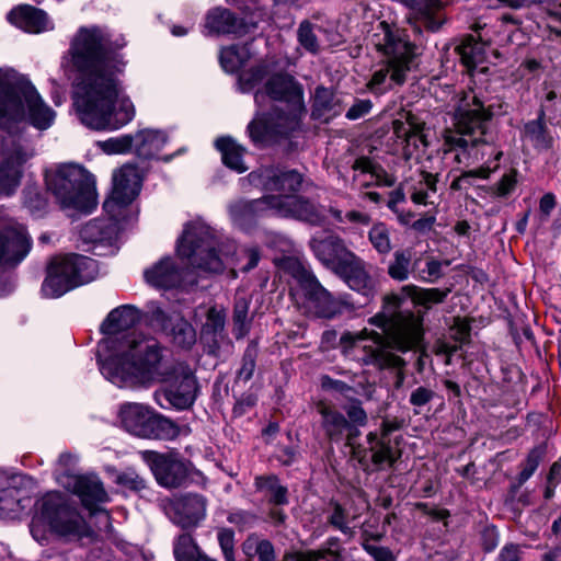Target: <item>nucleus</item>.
Listing matches in <instances>:
<instances>
[{
  "mask_svg": "<svg viewBox=\"0 0 561 561\" xmlns=\"http://www.w3.org/2000/svg\"><path fill=\"white\" fill-rule=\"evenodd\" d=\"M242 92H254L259 107L248 125L249 136L263 146L301 130L307 114L302 85L286 73H272L267 65L257 66L239 76Z\"/></svg>",
  "mask_w": 561,
  "mask_h": 561,
  "instance_id": "1",
  "label": "nucleus"
},
{
  "mask_svg": "<svg viewBox=\"0 0 561 561\" xmlns=\"http://www.w3.org/2000/svg\"><path fill=\"white\" fill-rule=\"evenodd\" d=\"M251 185L267 194L252 201H237L229 205L232 224L241 230H248L260 218L278 216L320 225L324 218L322 210L312 202L295 193L300 188L302 176L295 170L264 167L248 175Z\"/></svg>",
  "mask_w": 561,
  "mask_h": 561,
  "instance_id": "2",
  "label": "nucleus"
},
{
  "mask_svg": "<svg viewBox=\"0 0 561 561\" xmlns=\"http://www.w3.org/2000/svg\"><path fill=\"white\" fill-rule=\"evenodd\" d=\"M73 77V102L81 123L105 128V34L96 26L80 27L68 50Z\"/></svg>",
  "mask_w": 561,
  "mask_h": 561,
  "instance_id": "3",
  "label": "nucleus"
},
{
  "mask_svg": "<svg viewBox=\"0 0 561 561\" xmlns=\"http://www.w3.org/2000/svg\"><path fill=\"white\" fill-rule=\"evenodd\" d=\"M489 118L490 114L473 92L465 93L458 100L454 114L455 129H446L444 133V151L455 152L454 158L460 164L471 165L484 161L485 165L463 173L453 182V188L458 187L465 176L486 179L497 169L502 151L488 138Z\"/></svg>",
  "mask_w": 561,
  "mask_h": 561,
  "instance_id": "4",
  "label": "nucleus"
},
{
  "mask_svg": "<svg viewBox=\"0 0 561 561\" xmlns=\"http://www.w3.org/2000/svg\"><path fill=\"white\" fill-rule=\"evenodd\" d=\"M119 359L122 373L138 382H168L164 399L175 409L191 408L198 396L194 370L173 353H123Z\"/></svg>",
  "mask_w": 561,
  "mask_h": 561,
  "instance_id": "5",
  "label": "nucleus"
},
{
  "mask_svg": "<svg viewBox=\"0 0 561 561\" xmlns=\"http://www.w3.org/2000/svg\"><path fill=\"white\" fill-rule=\"evenodd\" d=\"M448 290L439 288H421L415 285H405L400 291L387 295L383 299V312L376 314L370 322L376 324L383 333L388 334L393 328V341L399 351H424L423 350V320L419 314L412 312L401 313L405 299H411L415 306L430 308L432 305L442 302Z\"/></svg>",
  "mask_w": 561,
  "mask_h": 561,
  "instance_id": "6",
  "label": "nucleus"
},
{
  "mask_svg": "<svg viewBox=\"0 0 561 561\" xmlns=\"http://www.w3.org/2000/svg\"><path fill=\"white\" fill-rule=\"evenodd\" d=\"M369 43L385 56L367 82V89L374 94H383L394 85L405 82L415 57L414 46L405 33L386 21H378L368 35Z\"/></svg>",
  "mask_w": 561,
  "mask_h": 561,
  "instance_id": "7",
  "label": "nucleus"
},
{
  "mask_svg": "<svg viewBox=\"0 0 561 561\" xmlns=\"http://www.w3.org/2000/svg\"><path fill=\"white\" fill-rule=\"evenodd\" d=\"M236 250L232 241L220 240L214 230L201 220L185 226L176 245L180 257L208 273H220L226 267L238 266L240 259L236 256Z\"/></svg>",
  "mask_w": 561,
  "mask_h": 561,
  "instance_id": "8",
  "label": "nucleus"
},
{
  "mask_svg": "<svg viewBox=\"0 0 561 561\" xmlns=\"http://www.w3.org/2000/svg\"><path fill=\"white\" fill-rule=\"evenodd\" d=\"M56 113L41 98L35 87L24 77L14 80L0 78V126L30 122L37 129L49 128Z\"/></svg>",
  "mask_w": 561,
  "mask_h": 561,
  "instance_id": "9",
  "label": "nucleus"
},
{
  "mask_svg": "<svg viewBox=\"0 0 561 561\" xmlns=\"http://www.w3.org/2000/svg\"><path fill=\"white\" fill-rule=\"evenodd\" d=\"M287 266L293 277L290 295L305 316L329 320L343 312L344 301L325 289L301 263L289 260Z\"/></svg>",
  "mask_w": 561,
  "mask_h": 561,
  "instance_id": "10",
  "label": "nucleus"
},
{
  "mask_svg": "<svg viewBox=\"0 0 561 561\" xmlns=\"http://www.w3.org/2000/svg\"><path fill=\"white\" fill-rule=\"evenodd\" d=\"M47 183L64 209L91 213L96 207L95 180L78 164L62 165Z\"/></svg>",
  "mask_w": 561,
  "mask_h": 561,
  "instance_id": "11",
  "label": "nucleus"
},
{
  "mask_svg": "<svg viewBox=\"0 0 561 561\" xmlns=\"http://www.w3.org/2000/svg\"><path fill=\"white\" fill-rule=\"evenodd\" d=\"M126 45L121 35L107 38V130H117L130 123L136 114L134 103L113 73H121L125 62L118 53Z\"/></svg>",
  "mask_w": 561,
  "mask_h": 561,
  "instance_id": "12",
  "label": "nucleus"
},
{
  "mask_svg": "<svg viewBox=\"0 0 561 561\" xmlns=\"http://www.w3.org/2000/svg\"><path fill=\"white\" fill-rule=\"evenodd\" d=\"M117 415L121 425L138 437L174 439L180 434L176 424L141 403H124L119 407Z\"/></svg>",
  "mask_w": 561,
  "mask_h": 561,
  "instance_id": "13",
  "label": "nucleus"
},
{
  "mask_svg": "<svg viewBox=\"0 0 561 561\" xmlns=\"http://www.w3.org/2000/svg\"><path fill=\"white\" fill-rule=\"evenodd\" d=\"M240 8L245 13L247 21L244 23L239 22L228 9L215 8L209 10L205 18L204 35H242L248 32L250 26L254 27L265 16V12L261 8H252L249 4Z\"/></svg>",
  "mask_w": 561,
  "mask_h": 561,
  "instance_id": "14",
  "label": "nucleus"
},
{
  "mask_svg": "<svg viewBox=\"0 0 561 561\" xmlns=\"http://www.w3.org/2000/svg\"><path fill=\"white\" fill-rule=\"evenodd\" d=\"M393 134L402 146V153L405 160L414 159L422 162V156L428 147L424 134L425 123L411 112H407L403 118L394 119L392 123Z\"/></svg>",
  "mask_w": 561,
  "mask_h": 561,
  "instance_id": "15",
  "label": "nucleus"
},
{
  "mask_svg": "<svg viewBox=\"0 0 561 561\" xmlns=\"http://www.w3.org/2000/svg\"><path fill=\"white\" fill-rule=\"evenodd\" d=\"M164 512L173 524L193 529L206 518L207 499L197 493L175 495L164 504Z\"/></svg>",
  "mask_w": 561,
  "mask_h": 561,
  "instance_id": "16",
  "label": "nucleus"
},
{
  "mask_svg": "<svg viewBox=\"0 0 561 561\" xmlns=\"http://www.w3.org/2000/svg\"><path fill=\"white\" fill-rule=\"evenodd\" d=\"M41 519L60 535L79 534L83 526L81 516L65 504L59 493H49L43 497Z\"/></svg>",
  "mask_w": 561,
  "mask_h": 561,
  "instance_id": "17",
  "label": "nucleus"
},
{
  "mask_svg": "<svg viewBox=\"0 0 561 561\" xmlns=\"http://www.w3.org/2000/svg\"><path fill=\"white\" fill-rule=\"evenodd\" d=\"M385 335L382 331L368 332L364 329L358 332L343 331L339 333L335 330H325L322 333L321 346L323 350L341 348L348 351L352 348H362L363 351H381L385 346Z\"/></svg>",
  "mask_w": 561,
  "mask_h": 561,
  "instance_id": "18",
  "label": "nucleus"
},
{
  "mask_svg": "<svg viewBox=\"0 0 561 561\" xmlns=\"http://www.w3.org/2000/svg\"><path fill=\"white\" fill-rule=\"evenodd\" d=\"M141 456L161 486L178 488L186 480L187 468L183 461L152 450L141 451Z\"/></svg>",
  "mask_w": 561,
  "mask_h": 561,
  "instance_id": "19",
  "label": "nucleus"
},
{
  "mask_svg": "<svg viewBox=\"0 0 561 561\" xmlns=\"http://www.w3.org/2000/svg\"><path fill=\"white\" fill-rule=\"evenodd\" d=\"M65 486L79 497L82 506L91 515L102 511L105 495L103 483L96 476H68Z\"/></svg>",
  "mask_w": 561,
  "mask_h": 561,
  "instance_id": "20",
  "label": "nucleus"
},
{
  "mask_svg": "<svg viewBox=\"0 0 561 561\" xmlns=\"http://www.w3.org/2000/svg\"><path fill=\"white\" fill-rule=\"evenodd\" d=\"M151 322L159 325L171 336L175 346L191 348L196 341V332L192 324L178 313L168 316L161 308L151 311Z\"/></svg>",
  "mask_w": 561,
  "mask_h": 561,
  "instance_id": "21",
  "label": "nucleus"
},
{
  "mask_svg": "<svg viewBox=\"0 0 561 561\" xmlns=\"http://www.w3.org/2000/svg\"><path fill=\"white\" fill-rule=\"evenodd\" d=\"M310 247L319 261L334 272L344 261L353 257V252L346 249L339 237L333 234L314 236L310 240Z\"/></svg>",
  "mask_w": 561,
  "mask_h": 561,
  "instance_id": "22",
  "label": "nucleus"
},
{
  "mask_svg": "<svg viewBox=\"0 0 561 561\" xmlns=\"http://www.w3.org/2000/svg\"><path fill=\"white\" fill-rule=\"evenodd\" d=\"M31 249V240L21 225H12L0 232V264L21 262Z\"/></svg>",
  "mask_w": 561,
  "mask_h": 561,
  "instance_id": "23",
  "label": "nucleus"
},
{
  "mask_svg": "<svg viewBox=\"0 0 561 561\" xmlns=\"http://www.w3.org/2000/svg\"><path fill=\"white\" fill-rule=\"evenodd\" d=\"M142 175L133 164H125L113 174L112 199L122 205L130 204L140 193Z\"/></svg>",
  "mask_w": 561,
  "mask_h": 561,
  "instance_id": "24",
  "label": "nucleus"
},
{
  "mask_svg": "<svg viewBox=\"0 0 561 561\" xmlns=\"http://www.w3.org/2000/svg\"><path fill=\"white\" fill-rule=\"evenodd\" d=\"M76 287L72 271L68 268L67 256L55 257L43 283L42 291L46 297L57 298Z\"/></svg>",
  "mask_w": 561,
  "mask_h": 561,
  "instance_id": "25",
  "label": "nucleus"
},
{
  "mask_svg": "<svg viewBox=\"0 0 561 561\" xmlns=\"http://www.w3.org/2000/svg\"><path fill=\"white\" fill-rule=\"evenodd\" d=\"M340 275L348 287L369 298L376 294L374 279L365 270L364 262L353 253V257L347 259L335 272Z\"/></svg>",
  "mask_w": 561,
  "mask_h": 561,
  "instance_id": "26",
  "label": "nucleus"
},
{
  "mask_svg": "<svg viewBox=\"0 0 561 561\" xmlns=\"http://www.w3.org/2000/svg\"><path fill=\"white\" fill-rule=\"evenodd\" d=\"M144 277L152 287L171 289L181 285L183 280V270L178 266L174 259L165 256L146 268Z\"/></svg>",
  "mask_w": 561,
  "mask_h": 561,
  "instance_id": "27",
  "label": "nucleus"
},
{
  "mask_svg": "<svg viewBox=\"0 0 561 561\" xmlns=\"http://www.w3.org/2000/svg\"><path fill=\"white\" fill-rule=\"evenodd\" d=\"M8 20L28 33H41L53 28L47 14L31 5H21L11 10Z\"/></svg>",
  "mask_w": 561,
  "mask_h": 561,
  "instance_id": "28",
  "label": "nucleus"
},
{
  "mask_svg": "<svg viewBox=\"0 0 561 561\" xmlns=\"http://www.w3.org/2000/svg\"><path fill=\"white\" fill-rule=\"evenodd\" d=\"M317 410L322 417L321 426L325 436L331 442H341L348 427V420L341 412L324 402H319Z\"/></svg>",
  "mask_w": 561,
  "mask_h": 561,
  "instance_id": "29",
  "label": "nucleus"
},
{
  "mask_svg": "<svg viewBox=\"0 0 561 561\" xmlns=\"http://www.w3.org/2000/svg\"><path fill=\"white\" fill-rule=\"evenodd\" d=\"M354 181L362 186L383 185L391 186L392 179L371 160L359 158L354 164Z\"/></svg>",
  "mask_w": 561,
  "mask_h": 561,
  "instance_id": "30",
  "label": "nucleus"
},
{
  "mask_svg": "<svg viewBox=\"0 0 561 561\" xmlns=\"http://www.w3.org/2000/svg\"><path fill=\"white\" fill-rule=\"evenodd\" d=\"M135 153L145 159L154 157L167 144L164 131L158 129H141L135 135Z\"/></svg>",
  "mask_w": 561,
  "mask_h": 561,
  "instance_id": "31",
  "label": "nucleus"
},
{
  "mask_svg": "<svg viewBox=\"0 0 561 561\" xmlns=\"http://www.w3.org/2000/svg\"><path fill=\"white\" fill-rule=\"evenodd\" d=\"M14 479L0 471V518L13 517L22 510Z\"/></svg>",
  "mask_w": 561,
  "mask_h": 561,
  "instance_id": "32",
  "label": "nucleus"
},
{
  "mask_svg": "<svg viewBox=\"0 0 561 561\" xmlns=\"http://www.w3.org/2000/svg\"><path fill=\"white\" fill-rule=\"evenodd\" d=\"M457 50L468 71H473L484 64L488 57L485 43L478 41L473 35L466 37Z\"/></svg>",
  "mask_w": 561,
  "mask_h": 561,
  "instance_id": "33",
  "label": "nucleus"
},
{
  "mask_svg": "<svg viewBox=\"0 0 561 561\" xmlns=\"http://www.w3.org/2000/svg\"><path fill=\"white\" fill-rule=\"evenodd\" d=\"M25 157L18 153L0 165V196L11 195L20 184Z\"/></svg>",
  "mask_w": 561,
  "mask_h": 561,
  "instance_id": "34",
  "label": "nucleus"
},
{
  "mask_svg": "<svg viewBox=\"0 0 561 561\" xmlns=\"http://www.w3.org/2000/svg\"><path fill=\"white\" fill-rule=\"evenodd\" d=\"M215 146L221 153V159L226 167L238 173H243L248 170L243 161L244 148L239 146L231 137H219L215 141Z\"/></svg>",
  "mask_w": 561,
  "mask_h": 561,
  "instance_id": "35",
  "label": "nucleus"
},
{
  "mask_svg": "<svg viewBox=\"0 0 561 561\" xmlns=\"http://www.w3.org/2000/svg\"><path fill=\"white\" fill-rule=\"evenodd\" d=\"M195 317L205 320L202 322L203 335H220L226 325V310L220 306L198 307Z\"/></svg>",
  "mask_w": 561,
  "mask_h": 561,
  "instance_id": "36",
  "label": "nucleus"
},
{
  "mask_svg": "<svg viewBox=\"0 0 561 561\" xmlns=\"http://www.w3.org/2000/svg\"><path fill=\"white\" fill-rule=\"evenodd\" d=\"M68 268L72 271L76 287L90 283L99 274V264L95 260L83 255H67Z\"/></svg>",
  "mask_w": 561,
  "mask_h": 561,
  "instance_id": "37",
  "label": "nucleus"
},
{
  "mask_svg": "<svg viewBox=\"0 0 561 561\" xmlns=\"http://www.w3.org/2000/svg\"><path fill=\"white\" fill-rule=\"evenodd\" d=\"M436 176L432 172L421 171L417 185H407L411 192V199L416 205H433V197L436 194Z\"/></svg>",
  "mask_w": 561,
  "mask_h": 561,
  "instance_id": "38",
  "label": "nucleus"
},
{
  "mask_svg": "<svg viewBox=\"0 0 561 561\" xmlns=\"http://www.w3.org/2000/svg\"><path fill=\"white\" fill-rule=\"evenodd\" d=\"M83 250L95 252L103 249L105 243V221L103 219H92L87 222L80 231Z\"/></svg>",
  "mask_w": 561,
  "mask_h": 561,
  "instance_id": "39",
  "label": "nucleus"
},
{
  "mask_svg": "<svg viewBox=\"0 0 561 561\" xmlns=\"http://www.w3.org/2000/svg\"><path fill=\"white\" fill-rule=\"evenodd\" d=\"M138 310L133 306H122L107 314V335L131 328L138 320Z\"/></svg>",
  "mask_w": 561,
  "mask_h": 561,
  "instance_id": "40",
  "label": "nucleus"
},
{
  "mask_svg": "<svg viewBox=\"0 0 561 561\" xmlns=\"http://www.w3.org/2000/svg\"><path fill=\"white\" fill-rule=\"evenodd\" d=\"M242 551L245 556L256 557L257 561H276L274 545L256 534H251L242 543Z\"/></svg>",
  "mask_w": 561,
  "mask_h": 561,
  "instance_id": "41",
  "label": "nucleus"
},
{
  "mask_svg": "<svg viewBox=\"0 0 561 561\" xmlns=\"http://www.w3.org/2000/svg\"><path fill=\"white\" fill-rule=\"evenodd\" d=\"M251 58L250 48L247 45H232L220 50L219 60L226 72H236Z\"/></svg>",
  "mask_w": 561,
  "mask_h": 561,
  "instance_id": "42",
  "label": "nucleus"
},
{
  "mask_svg": "<svg viewBox=\"0 0 561 561\" xmlns=\"http://www.w3.org/2000/svg\"><path fill=\"white\" fill-rule=\"evenodd\" d=\"M369 451L371 453V461L376 466L387 463L393 466L398 457L394 455L392 447L383 439H379L377 433L370 432L367 435Z\"/></svg>",
  "mask_w": 561,
  "mask_h": 561,
  "instance_id": "43",
  "label": "nucleus"
},
{
  "mask_svg": "<svg viewBox=\"0 0 561 561\" xmlns=\"http://www.w3.org/2000/svg\"><path fill=\"white\" fill-rule=\"evenodd\" d=\"M257 490L265 492L270 502L276 505L287 504V488L279 483L276 476H262L255 478Z\"/></svg>",
  "mask_w": 561,
  "mask_h": 561,
  "instance_id": "44",
  "label": "nucleus"
},
{
  "mask_svg": "<svg viewBox=\"0 0 561 561\" xmlns=\"http://www.w3.org/2000/svg\"><path fill=\"white\" fill-rule=\"evenodd\" d=\"M339 113L340 108H337L333 92L323 87L317 88L314 93L312 114L317 117H324L328 119L331 116L337 115Z\"/></svg>",
  "mask_w": 561,
  "mask_h": 561,
  "instance_id": "45",
  "label": "nucleus"
},
{
  "mask_svg": "<svg viewBox=\"0 0 561 561\" xmlns=\"http://www.w3.org/2000/svg\"><path fill=\"white\" fill-rule=\"evenodd\" d=\"M411 260L410 250L396 251L392 261L388 265L389 276L398 282L407 280L411 272Z\"/></svg>",
  "mask_w": 561,
  "mask_h": 561,
  "instance_id": "46",
  "label": "nucleus"
},
{
  "mask_svg": "<svg viewBox=\"0 0 561 561\" xmlns=\"http://www.w3.org/2000/svg\"><path fill=\"white\" fill-rule=\"evenodd\" d=\"M173 553L176 561H195L202 551L190 534H182L174 541Z\"/></svg>",
  "mask_w": 561,
  "mask_h": 561,
  "instance_id": "47",
  "label": "nucleus"
},
{
  "mask_svg": "<svg viewBox=\"0 0 561 561\" xmlns=\"http://www.w3.org/2000/svg\"><path fill=\"white\" fill-rule=\"evenodd\" d=\"M525 137L537 148H547L550 145L542 118L531 121L525 125Z\"/></svg>",
  "mask_w": 561,
  "mask_h": 561,
  "instance_id": "48",
  "label": "nucleus"
},
{
  "mask_svg": "<svg viewBox=\"0 0 561 561\" xmlns=\"http://www.w3.org/2000/svg\"><path fill=\"white\" fill-rule=\"evenodd\" d=\"M327 556H331L333 561H339L341 554L331 549L307 550L287 552L283 557V561H320Z\"/></svg>",
  "mask_w": 561,
  "mask_h": 561,
  "instance_id": "49",
  "label": "nucleus"
},
{
  "mask_svg": "<svg viewBox=\"0 0 561 561\" xmlns=\"http://www.w3.org/2000/svg\"><path fill=\"white\" fill-rule=\"evenodd\" d=\"M107 473H111V476L113 477V481L125 490L140 491L146 488L145 480L141 477H139L134 470L118 472L115 470L107 469Z\"/></svg>",
  "mask_w": 561,
  "mask_h": 561,
  "instance_id": "50",
  "label": "nucleus"
},
{
  "mask_svg": "<svg viewBox=\"0 0 561 561\" xmlns=\"http://www.w3.org/2000/svg\"><path fill=\"white\" fill-rule=\"evenodd\" d=\"M369 241L373 247L381 254L389 253L391 250V241L389 229L382 222L375 224L369 231Z\"/></svg>",
  "mask_w": 561,
  "mask_h": 561,
  "instance_id": "51",
  "label": "nucleus"
},
{
  "mask_svg": "<svg viewBox=\"0 0 561 561\" xmlns=\"http://www.w3.org/2000/svg\"><path fill=\"white\" fill-rule=\"evenodd\" d=\"M248 312L249 301L244 298L237 299L233 309V323L238 337L243 336L249 330Z\"/></svg>",
  "mask_w": 561,
  "mask_h": 561,
  "instance_id": "52",
  "label": "nucleus"
},
{
  "mask_svg": "<svg viewBox=\"0 0 561 561\" xmlns=\"http://www.w3.org/2000/svg\"><path fill=\"white\" fill-rule=\"evenodd\" d=\"M135 151V136L121 135L107 138V154H125Z\"/></svg>",
  "mask_w": 561,
  "mask_h": 561,
  "instance_id": "53",
  "label": "nucleus"
},
{
  "mask_svg": "<svg viewBox=\"0 0 561 561\" xmlns=\"http://www.w3.org/2000/svg\"><path fill=\"white\" fill-rule=\"evenodd\" d=\"M298 42L299 44L312 54H316L319 49L317 37L312 31V25L308 21H302L298 28Z\"/></svg>",
  "mask_w": 561,
  "mask_h": 561,
  "instance_id": "54",
  "label": "nucleus"
},
{
  "mask_svg": "<svg viewBox=\"0 0 561 561\" xmlns=\"http://www.w3.org/2000/svg\"><path fill=\"white\" fill-rule=\"evenodd\" d=\"M218 542L225 561H237L234 557V533L229 528H221L217 534Z\"/></svg>",
  "mask_w": 561,
  "mask_h": 561,
  "instance_id": "55",
  "label": "nucleus"
},
{
  "mask_svg": "<svg viewBox=\"0 0 561 561\" xmlns=\"http://www.w3.org/2000/svg\"><path fill=\"white\" fill-rule=\"evenodd\" d=\"M448 266L449 262L431 259L426 262L425 267L420 272V279L425 283H435L443 276V266Z\"/></svg>",
  "mask_w": 561,
  "mask_h": 561,
  "instance_id": "56",
  "label": "nucleus"
},
{
  "mask_svg": "<svg viewBox=\"0 0 561 561\" xmlns=\"http://www.w3.org/2000/svg\"><path fill=\"white\" fill-rule=\"evenodd\" d=\"M129 351H159L158 342L151 337L146 336L141 332L134 331L128 339Z\"/></svg>",
  "mask_w": 561,
  "mask_h": 561,
  "instance_id": "57",
  "label": "nucleus"
},
{
  "mask_svg": "<svg viewBox=\"0 0 561 561\" xmlns=\"http://www.w3.org/2000/svg\"><path fill=\"white\" fill-rule=\"evenodd\" d=\"M366 365H374L380 369L388 366H397L401 362L400 357L394 356L393 353H367L365 358H363Z\"/></svg>",
  "mask_w": 561,
  "mask_h": 561,
  "instance_id": "58",
  "label": "nucleus"
},
{
  "mask_svg": "<svg viewBox=\"0 0 561 561\" xmlns=\"http://www.w3.org/2000/svg\"><path fill=\"white\" fill-rule=\"evenodd\" d=\"M470 324L467 319L456 318L450 327V337L463 344L470 339Z\"/></svg>",
  "mask_w": 561,
  "mask_h": 561,
  "instance_id": "59",
  "label": "nucleus"
},
{
  "mask_svg": "<svg viewBox=\"0 0 561 561\" xmlns=\"http://www.w3.org/2000/svg\"><path fill=\"white\" fill-rule=\"evenodd\" d=\"M540 462V451L538 449H534L529 453L525 466L519 473V481L523 483L527 481L533 473L536 471L537 467Z\"/></svg>",
  "mask_w": 561,
  "mask_h": 561,
  "instance_id": "60",
  "label": "nucleus"
},
{
  "mask_svg": "<svg viewBox=\"0 0 561 561\" xmlns=\"http://www.w3.org/2000/svg\"><path fill=\"white\" fill-rule=\"evenodd\" d=\"M227 519L240 529L249 528L256 522L255 515L244 511L232 512L228 515Z\"/></svg>",
  "mask_w": 561,
  "mask_h": 561,
  "instance_id": "61",
  "label": "nucleus"
},
{
  "mask_svg": "<svg viewBox=\"0 0 561 561\" xmlns=\"http://www.w3.org/2000/svg\"><path fill=\"white\" fill-rule=\"evenodd\" d=\"M329 522L332 526L341 530L343 534H352L351 527L346 523V513L341 505L334 506L333 513L331 514Z\"/></svg>",
  "mask_w": 561,
  "mask_h": 561,
  "instance_id": "62",
  "label": "nucleus"
},
{
  "mask_svg": "<svg viewBox=\"0 0 561 561\" xmlns=\"http://www.w3.org/2000/svg\"><path fill=\"white\" fill-rule=\"evenodd\" d=\"M516 176L517 172L514 170L504 174L496 185V194L499 196H507L511 194L517 183Z\"/></svg>",
  "mask_w": 561,
  "mask_h": 561,
  "instance_id": "63",
  "label": "nucleus"
},
{
  "mask_svg": "<svg viewBox=\"0 0 561 561\" xmlns=\"http://www.w3.org/2000/svg\"><path fill=\"white\" fill-rule=\"evenodd\" d=\"M363 548L375 561H396L394 556L388 548L374 546L368 542H364Z\"/></svg>",
  "mask_w": 561,
  "mask_h": 561,
  "instance_id": "64",
  "label": "nucleus"
}]
</instances>
